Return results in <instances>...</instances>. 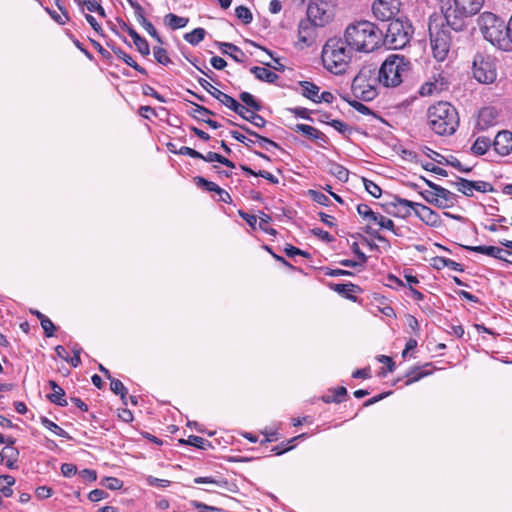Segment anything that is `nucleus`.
Segmentation results:
<instances>
[{"label": "nucleus", "instance_id": "1", "mask_svg": "<svg viewBox=\"0 0 512 512\" xmlns=\"http://www.w3.org/2000/svg\"><path fill=\"white\" fill-rule=\"evenodd\" d=\"M383 36V31L376 24L360 20L346 27L343 39L354 52L370 53L381 47Z\"/></svg>", "mask_w": 512, "mask_h": 512}, {"label": "nucleus", "instance_id": "2", "mask_svg": "<svg viewBox=\"0 0 512 512\" xmlns=\"http://www.w3.org/2000/svg\"><path fill=\"white\" fill-rule=\"evenodd\" d=\"M429 35L432 54L438 62H443L448 59L452 48L456 47L457 44L468 40V33L466 30L456 34L447 23L438 27L437 24L430 22Z\"/></svg>", "mask_w": 512, "mask_h": 512}, {"label": "nucleus", "instance_id": "3", "mask_svg": "<svg viewBox=\"0 0 512 512\" xmlns=\"http://www.w3.org/2000/svg\"><path fill=\"white\" fill-rule=\"evenodd\" d=\"M353 52L344 42L343 38H330L322 48L321 58L323 66L329 72L341 75L348 69Z\"/></svg>", "mask_w": 512, "mask_h": 512}, {"label": "nucleus", "instance_id": "4", "mask_svg": "<svg viewBox=\"0 0 512 512\" xmlns=\"http://www.w3.org/2000/svg\"><path fill=\"white\" fill-rule=\"evenodd\" d=\"M427 119L431 130L441 136L454 134L459 126L458 112L449 102L440 101L431 105Z\"/></svg>", "mask_w": 512, "mask_h": 512}, {"label": "nucleus", "instance_id": "5", "mask_svg": "<svg viewBox=\"0 0 512 512\" xmlns=\"http://www.w3.org/2000/svg\"><path fill=\"white\" fill-rule=\"evenodd\" d=\"M484 0H453L442 6L447 24L457 34L467 28V19L476 15L482 8Z\"/></svg>", "mask_w": 512, "mask_h": 512}, {"label": "nucleus", "instance_id": "6", "mask_svg": "<svg viewBox=\"0 0 512 512\" xmlns=\"http://www.w3.org/2000/svg\"><path fill=\"white\" fill-rule=\"evenodd\" d=\"M477 23L483 37L492 45L507 51L510 42L507 40V24L491 12L482 13Z\"/></svg>", "mask_w": 512, "mask_h": 512}, {"label": "nucleus", "instance_id": "7", "mask_svg": "<svg viewBox=\"0 0 512 512\" xmlns=\"http://www.w3.org/2000/svg\"><path fill=\"white\" fill-rule=\"evenodd\" d=\"M409 62L404 56L390 55L378 71V82L385 87H397L408 71Z\"/></svg>", "mask_w": 512, "mask_h": 512}, {"label": "nucleus", "instance_id": "8", "mask_svg": "<svg viewBox=\"0 0 512 512\" xmlns=\"http://www.w3.org/2000/svg\"><path fill=\"white\" fill-rule=\"evenodd\" d=\"M377 83L378 78L375 76L374 70L363 67L354 77L351 90L355 98L366 102L372 101L378 95Z\"/></svg>", "mask_w": 512, "mask_h": 512}, {"label": "nucleus", "instance_id": "9", "mask_svg": "<svg viewBox=\"0 0 512 512\" xmlns=\"http://www.w3.org/2000/svg\"><path fill=\"white\" fill-rule=\"evenodd\" d=\"M412 35L411 23L408 20L396 18L389 23L383 43L388 45L390 49H402L410 42Z\"/></svg>", "mask_w": 512, "mask_h": 512}, {"label": "nucleus", "instance_id": "10", "mask_svg": "<svg viewBox=\"0 0 512 512\" xmlns=\"http://www.w3.org/2000/svg\"><path fill=\"white\" fill-rule=\"evenodd\" d=\"M472 73L479 83H493L497 77L495 58L488 54L477 53L473 59Z\"/></svg>", "mask_w": 512, "mask_h": 512}, {"label": "nucleus", "instance_id": "11", "mask_svg": "<svg viewBox=\"0 0 512 512\" xmlns=\"http://www.w3.org/2000/svg\"><path fill=\"white\" fill-rule=\"evenodd\" d=\"M334 16V5L331 0H310L307 7V18L319 27L324 26Z\"/></svg>", "mask_w": 512, "mask_h": 512}, {"label": "nucleus", "instance_id": "12", "mask_svg": "<svg viewBox=\"0 0 512 512\" xmlns=\"http://www.w3.org/2000/svg\"><path fill=\"white\" fill-rule=\"evenodd\" d=\"M400 10L399 0H377L372 5L374 17L380 21H392Z\"/></svg>", "mask_w": 512, "mask_h": 512}, {"label": "nucleus", "instance_id": "13", "mask_svg": "<svg viewBox=\"0 0 512 512\" xmlns=\"http://www.w3.org/2000/svg\"><path fill=\"white\" fill-rule=\"evenodd\" d=\"M198 83L200 86L205 89L211 96L217 99L221 104L231 109L232 111L243 110V105L240 104L236 99L231 97L230 95L222 92L221 90L214 87L211 83H209L204 78H198Z\"/></svg>", "mask_w": 512, "mask_h": 512}, {"label": "nucleus", "instance_id": "14", "mask_svg": "<svg viewBox=\"0 0 512 512\" xmlns=\"http://www.w3.org/2000/svg\"><path fill=\"white\" fill-rule=\"evenodd\" d=\"M311 20L308 18L302 19L298 24V44L301 48L304 46H311L315 40V27Z\"/></svg>", "mask_w": 512, "mask_h": 512}, {"label": "nucleus", "instance_id": "15", "mask_svg": "<svg viewBox=\"0 0 512 512\" xmlns=\"http://www.w3.org/2000/svg\"><path fill=\"white\" fill-rule=\"evenodd\" d=\"M500 114L495 107L488 106L484 107L479 111L477 127L480 130H486L492 126L498 124Z\"/></svg>", "mask_w": 512, "mask_h": 512}, {"label": "nucleus", "instance_id": "16", "mask_svg": "<svg viewBox=\"0 0 512 512\" xmlns=\"http://www.w3.org/2000/svg\"><path fill=\"white\" fill-rule=\"evenodd\" d=\"M494 150L502 156L512 152V133L504 130L497 133L493 142Z\"/></svg>", "mask_w": 512, "mask_h": 512}, {"label": "nucleus", "instance_id": "17", "mask_svg": "<svg viewBox=\"0 0 512 512\" xmlns=\"http://www.w3.org/2000/svg\"><path fill=\"white\" fill-rule=\"evenodd\" d=\"M417 204L416 202L395 196L394 200L390 203L394 210L390 213L395 217L406 218L411 215V210L415 212Z\"/></svg>", "mask_w": 512, "mask_h": 512}, {"label": "nucleus", "instance_id": "18", "mask_svg": "<svg viewBox=\"0 0 512 512\" xmlns=\"http://www.w3.org/2000/svg\"><path fill=\"white\" fill-rule=\"evenodd\" d=\"M295 132L304 134L309 139L317 142L319 146H324L328 142V137L317 128L307 124H296L292 128Z\"/></svg>", "mask_w": 512, "mask_h": 512}, {"label": "nucleus", "instance_id": "19", "mask_svg": "<svg viewBox=\"0 0 512 512\" xmlns=\"http://www.w3.org/2000/svg\"><path fill=\"white\" fill-rule=\"evenodd\" d=\"M415 215L431 227H438L441 224L438 213L426 205L420 203L417 204L415 207Z\"/></svg>", "mask_w": 512, "mask_h": 512}, {"label": "nucleus", "instance_id": "20", "mask_svg": "<svg viewBox=\"0 0 512 512\" xmlns=\"http://www.w3.org/2000/svg\"><path fill=\"white\" fill-rule=\"evenodd\" d=\"M462 247L465 250H468V251H471V252L480 253V254H484V255H487V256H490V257L502 260V261H507V259H505L503 257L504 253L508 254V255L511 254V252H509L507 250H504V249H502L500 247H496V246H485V245L468 246V245H464Z\"/></svg>", "mask_w": 512, "mask_h": 512}, {"label": "nucleus", "instance_id": "21", "mask_svg": "<svg viewBox=\"0 0 512 512\" xmlns=\"http://www.w3.org/2000/svg\"><path fill=\"white\" fill-rule=\"evenodd\" d=\"M446 88L447 82L443 77L439 75L438 78H434V81H428L424 83L419 89V94L421 96H430L433 94H439Z\"/></svg>", "mask_w": 512, "mask_h": 512}, {"label": "nucleus", "instance_id": "22", "mask_svg": "<svg viewBox=\"0 0 512 512\" xmlns=\"http://www.w3.org/2000/svg\"><path fill=\"white\" fill-rule=\"evenodd\" d=\"M434 366L431 363H425L422 366L414 367L406 373L407 380L404 384H412L421 380L423 377L433 373Z\"/></svg>", "mask_w": 512, "mask_h": 512}, {"label": "nucleus", "instance_id": "23", "mask_svg": "<svg viewBox=\"0 0 512 512\" xmlns=\"http://www.w3.org/2000/svg\"><path fill=\"white\" fill-rule=\"evenodd\" d=\"M437 197V203L436 207L441 209H446L453 207L455 203L457 202L458 196L454 194L453 192L449 191L448 189L444 187H440L439 190L436 191L435 194Z\"/></svg>", "mask_w": 512, "mask_h": 512}, {"label": "nucleus", "instance_id": "24", "mask_svg": "<svg viewBox=\"0 0 512 512\" xmlns=\"http://www.w3.org/2000/svg\"><path fill=\"white\" fill-rule=\"evenodd\" d=\"M194 483L196 484H215L223 489H226L229 492L236 493L238 491V487L234 483H230L227 479H215L213 477H196L194 479Z\"/></svg>", "mask_w": 512, "mask_h": 512}, {"label": "nucleus", "instance_id": "25", "mask_svg": "<svg viewBox=\"0 0 512 512\" xmlns=\"http://www.w3.org/2000/svg\"><path fill=\"white\" fill-rule=\"evenodd\" d=\"M234 112L238 114L242 119L252 123L255 127L263 128L267 123V121L257 113L258 111L250 110L244 105L243 110H238Z\"/></svg>", "mask_w": 512, "mask_h": 512}, {"label": "nucleus", "instance_id": "26", "mask_svg": "<svg viewBox=\"0 0 512 512\" xmlns=\"http://www.w3.org/2000/svg\"><path fill=\"white\" fill-rule=\"evenodd\" d=\"M329 287L336 293L343 295L347 299H350L352 301H356V297L351 295L350 293H356L360 291L359 286L353 283H330Z\"/></svg>", "mask_w": 512, "mask_h": 512}, {"label": "nucleus", "instance_id": "27", "mask_svg": "<svg viewBox=\"0 0 512 512\" xmlns=\"http://www.w3.org/2000/svg\"><path fill=\"white\" fill-rule=\"evenodd\" d=\"M218 45L223 54L229 55L238 63L244 62L245 53L238 46L228 42H219Z\"/></svg>", "mask_w": 512, "mask_h": 512}, {"label": "nucleus", "instance_id": "28", "mask_svg": "<svg viewBox=\"0 0 512 512\" xmlns=\"http://www.w3.org/2000/svg\"><path fill=\"white\" fill-rule=\"evenodd\" d=\"M348 398L345 386H339L337 389H331L327 394L321 396V400L325 403H342Z\"/></svg>", "mask_w": 512, "mask_h": 512}, {"label": "nucleus", "instance_id": "29", "mask_svg": "<svg viewBox=\"0 0 512 512\" xmlns=\"http://www.w3.org/2000/svg\"><path fill=\"white\" fill-rule=\"evenodd\" d=\"M111 50L114 52V54L121 59L123 62H125L128 66L135 69L139 73L143 75H147L148 72L145 68L140 66L130 55L125 53L120 47L118 46H111Z\"/></svg>", "mask_w": 512, "mask_h": 512}, {"label": "nucleus", "instance_id": "30", "mask_svg": "<svg viewBox=\"0 0 512 512\" xmlns=\"http://www.w3.org/2000/svg\"><path fill=\"white\" fill-rule=\"evenodd\" d=\"M250 72L254 74V76L258 80L267 83H275L276 80L279 78V76L276 73L265 67L254 66L250 69Z\"/></svg>", "mask_w": 512, "mask_h": 512}, {"label": "nucleus", "instance_id": "31", "mask_svg": "<svg viewBox=\"0 0 512 512\" xmlns=\"http://www.w3.org/2000/svg\"><path fill=\"white\" fill-rule=\"evenodd\" d=\"M129 36L133 39V43L137 51L142 56H148L150 54V46L148 41L143 38L135 29L129 30Z\"/></svg>", "mask_w": 512, "mask_h": 512}, {"label": "nucleus", "instance_id": "32", "mask_svg": "<svg viewBox=\"0 0 512 512\" xmlns=\"http://www.w3.org/2000/svg\"><path fill=\"white\" fill-rule=\"evenodd\" d=\"M299 86L301 87V94L316 103L320 88L310 81H300Z\"/></svg>", "mask_w": 512, "mask_h": 512}, {"label": "nucleus", "instance_id": "33", "mask_svg": "<svg viewBox=\"0 0 512 512\" xmlns=\"http://www.w3.org/2000/svg\"><path fill=\"white\" fill-rule=\"evenodd\" d=\"M189 22V19L186 17H180L176 14L169 13L164 17V23L171 30H177L184 28Z\"/></svg>", "mask_w": 512, "mask_h": 512}, {"label": "nucleus", "instance_id": "34", "mask_svg": "<svg viewBox=\"0 0 512 512\" xmlns=\"http://www.w3.org/2000/svg\"><path fill=\"white\" fill-rule=\"evenodd\" d=\"M434 261V267L437 268V269H441V268H444V267H447L453 271H457V272H463L464 271V268L463 266L452 260V259H449V258H445V257H436L433 259Z\"/></svg>", "mask_w": 512, "mask_h": 512}, {"label": "nucleus", "instance_id": "35", "mask_svg": "<svg viewBox=\"0 0 512 512\" xmlns=\"http://www.w3.org/2000/svg\"><path fill=\"white\" fill-rule=\"evenodd\" d=\"M369 224H376L382 229L390 230L395 235H399L397 230L395 229L394 222L390 218H387L379 213L375 212L374 217H372L371 222H369Z\"/></svg>", "mask_w": 512, "mask_h": 512}, {"label": "nucleus", "instance_id": "36", "mask_svg": "<svg viewBox=\"0 0 512 512\" xmlns=\"http://www.w3.org/2000/svg\"><path fill=\"white\" fill-rule=\"evenodd\" d=\"M40 422L46 429H48L55 435H57L59 437L66 438V439H71V436L68 434L67 431L62 429L60 426H58L56 423H54L53 421L48 419L46 416H41Z\"/></svg>", "mask_w": 512, "mask_h": 512}, {"label": "nucleus", "instance_id": "37", "mask_svg": "<svg viewBox=\"0 0 512 512\" xmlns=\"http://www.w3.org/2000/svg\"><path fill=\"white\" fill-rule=\"evenodd\" d=\"M199 159L205 161V162H218L226 167L229 168H235V164L229 160L228 158L216 153V152H208L207 154H202V157H199Z\"/></svg>", "mask_w": 512, "mask_h": 512}, {"label": "nucleus", "instance_id": "38", "mask_svg": "<svg viewBox=\"0 0 512 512\" xmlns=\"http://www.w3.org/2000/svg\"><path fill=\"white\" fill-rule=\"evenodd\" d=\"M451 185H454L457 190L463 193L465 196H472L474 191V181H470L461 177H457V181L450 182Z\"/></svg>", "mask_w": 512, "mask_h": 512}, {"label": "nucleus", "instance_id": "39", "mask_svg": "<svg viewBox=\"0 0 512 512\" xmlns=\"http://www.w3.org/2000/svg\"><path fill=\"white\" fill-rule=\"evenodd\" d=\"M306 433H302L298 436H295L293 438H291L290 440L288 441H285V442H281L279 445H276L274 446L272 449H271V452H273L275 455H282L290 450H292L294 448V445H291L293 442H295L296 440L298 439H302V438H305L306 437Z\"/></svg>", "mask_w": 512, "mask_h": 512}, {"label": "nucleus", "instance_id": "40", "mask_svg": "<svg viewBox=\"0 0 512 512\" xmlns=\"http://www.w3.org/2000/svg\"><path fill=\"white\" fill-rule=\"evenodd\" d=\"M491 146L489 138L481 136L478 137L471 147V151L475 155H484Z\"/></svg>", "mask_w": 512, "mask_h": 512}, {"label": "nucleus", "instance_id": "41", "mask_svg": "<svg viewBox=\"0 0 512 512\" xmlns=\"http://www.w3.org/2000/svg\"><path fill=\"white\" fill-rule=\"evenodd\" d=\"M53 388V393L47 395V398L54 404L65 407L67 406V400L65 398V391L62 389V386H51Z\"/></svg>", "mask_w": 512, "mask_h": 512}, {"label": "nucleus", "instance_id": "42", "mask_svg": "<svg viewBox=\"0 0 512 512\" xmlns=\"http://www.w3.org/2000/svg\"><path fill=\"white\" fill-rule=\"evenodd\" d=\"M240 100L245 104L244 106L254 111H261L262 104L251 93L241 92L239 95Z\"/></svg>", "mask_w": 512, "mask_h": 512}, {"label": "nucleus", "instance_id": "43", "mask_svg": "<svg viewBox=\"0 0 512 512\" xmlns=\"http://www.w3.org/2000/svg\"><path fill=\"white\" fill-rule=\"evenodd\" d=\"M206 30L204 28H195L189 33H186L184 35V39L191 45L196 46L198 45L205 37Z\"/></svg>", "mask_w": 512, "mask_h": 512}, {"label": "nucleus", "instance_id": "44", "mask_svg": "<svg viewBox=\"0 0 512 512\" xmlns=\"http://www.w3.org/2000/svg\"><path fill=\"white\" fill-rule=\"evenodd\" d=\"M376 360L379 363H382L384 366L378 371V375L386 376L388 372H392L395 368V363L393 359L386 355H378L376 356Z\"/></svg>", "mask_w": 512, "mask_h": 512}, {"label": "nucleus", "instance_id": "45", "mask_svg": "<svg viewBox=\"0 0 512 512\" xmlns=\"http://www.w3.org/2000/svg\"><path fill=\"white\" fill-rule=\"evenodd\" d=\"M187 442L189 443L190 446L196 447L200 450H207L213 448V445L210 441L200 436L190 435L187 438Z\"/></svg>", "mask_w": 512, "mask_h": 512}, {"label": "nucleus", "instance_id": "46", "mask_svg": "<svg viewBox=\"0 0 512 512\" xmlns=\"http://www.w3.org/2000/svg\"><path fill=\"white\" fill-rule=\"evenodd\" d=\"M194 182L198 187L203 188L209 192H217L219 189V186L216 183L208 181L207 179L201 176L195 177Z\"/></svg>", "mask_w": 512, "mask_h": 512}, {"label": "nucleus", "instance_id": "47", "mask_svg": "<svg viewBox=\"0 0 512 512\" xmlns=\"http://www.w3.org/2000/svg\"><path fill=\"white\" fill-rule=\"evenodd\" d=\"M235 14L244 24H250L253 20L251 11L245 6L240 5L236 7Z\"/></svg>", "mask_w": 512, "mask_h": 512}, {"label": "nucleus", "instance_id": "48", "mask_svg": "<svg viewBox=\"0 0 512 512\" xmlns=\"http://www.w3.org/2000/svg\"><path fill=\"white\" fill-rule=\"evenodd\" d=\"M153 55L155 60L162 65L167 66L169 63H171V60L167 54V51L162 47H154L153 48Z\"/></svg>", "mask_w": 512, "mask_h": 512}, {"label": "nucleus", "instance_id": "49", "mask_svg": "<svg viewBox=\"0 0 512 512\" xmlns=\"http://www.w3.org/2000/svg\"><path fill=\"white\" fill-rule=\"evenodd\" d=\"M363 184L366 189V191L373 196L374 198H379L382 194L381 188L374 183L372 180L363 178Z\"/></svg>", "mask_w": 512, "mask_h": 512}, {"label": "nucleus", "instance_id": "50", "mask_svg": "<svg viewBox=\"0 0 512 512\" xmlns=\"http://www.w3.org/2000/svg\"><path fill=\"white\" fill-rule=\"evenodd\" d=\"M101 484L109 490H119L123 487V481L116 477H105Z\"/></svg>", "mask_w": 512, "mask_h": 512}, {"label": "nucleus", "instance_id": "51", "mask_svg": "<svg viewBox=\"0 0 512 512\" xmlns=\"http://www.w3.org/2000/svg\"><path fill=\"white\" fill-rule=\"evenodd\" d=\"M357 212L366 222H371L372 217H374L375 212L368 206L367 204H358Z\"/></svg>", "mask_w": 512, "mask_h": 512}, {"label": "nucleus", "instance_id": "52", "mask_svg": "<svg viewBox=\"0 0 512 512\" xmlns=\"http://www.w3.org/2000/svg\"><path fill=\"white\" fill-rule=\"evenodd\" d=\"M308 195L311 197L313 201L320 205L328 206L330 203V199L328 198V196H326L322 192L316 190H309Z\"/></svg>", "mask_w": 512, "mask_h": 512}, {"label": "nucleus", "instance_id": "53", "mask_svg": "<svg viewBox=\"0 0 512 512\" xmlns=\"http://www.w3.org/2000/svg\"><path fill=\"white\" fill-rule=\"evenodd\" d=\"M284 252L290 258H293L295 256H303L305 258H310V253L303 251L297 247H294L290 244L286 245V247L284 248Z\"/></svg>", "mask_w": 512, "mask_h": 512}, {"label": "nucleus", "instance_id": "54", "mask_svg": "<svg viewBox=\"0 0 512 512\" xmlns=\"http://www.w3.org/2000/svg\"><path fill=\"white\" fill-rule=\"evenodd\" d=\"M331 172L340 181L346 182L348 180L349 171L346 168H344L342 165L334 164Z\"/></svg>", "mask_w": 512, "mask_h": 512}, {"label": "nucleus", "instance_id": "55", "mask_svg": "<svg viewBox=\"0 0 512 512\" xmlns=\"http://www.w3.org/2000/svg\"><path fill=\"white\" fill-rule=\"evenodd\" d=\"M142 92L145 96H151V97L157 99L161 103L167 102V100L164 96L159 94L153 87H151L148 84H145L142 86Z\"/></svg>", "mask_w": 512, "mask_h": 512}, {"label": "nucleus", "instance_id": "56", "mask_svg": "<svg viewBox=\"0 0 512 512\" xmlns=\"http://www.w3.org/2000/svg\"><path fill=\"white\" fill-rule=\"evenodd\" d=\"M191 104L194 106V108L192 109V111L189 112L190 113H194L196 114L197 116L199 117H203V118H206L207 116H214L215 113L213 111H211L210 109L204 107V106H201L197 103H193L191 102Z\"/></svg>", "mask_w": 512, "mask_h": 512}, {"label": "nucleus", "instance_id": "57", "mask_svg": "<svg viewBox=\"0 0 512 512\" xmlns=\"http://www.w3.org/2000/svg\"><path fill=\"white\" fill-rule=\"evenodd\" d=\"M117 417L125 423H130L134 419L133 413L126 406L117 409Z\"/></svg>", "mask_w": 512, "mask_h": 512}, {"label": "nucleus", "instance_id": "58", "mask_svg": "<svg viewBox=\"0 0 512 512\" xmlns=\"http://www.w3.org/2000/svg\"><path fill=\"white\" fill-rule=\"evenodd\" d=\"M292 114H294L296 117L313 121V119L310 117V110L304 107H294L288 109Z\"/></svg>", "mask_w": 512, "mask_h": 512}, {"label": "nucleus", "instance_id": "59", "mask_svg": "<svg viewBox=\"0 0 512 512\" xmlns=\"http://www.w3.org/2000/svg\"><path fill=\"white\" fill-rule=\"evenodd\" d=\"M145 30L146 32L151 36L153 37L157 42L159 43H162V38L160 37V35L158 34L157 30L155 29V27L153 26V24L146 20L145 22L141 23L140 24Z\"/></svg>", "mask_w": 512, "mask_h": 512}, {"label": "nucleus", "instance_id": "60", "mask_svg": "<svg viewBox=\"0 0 512 512\" xmlns=\"http://www.w3.org/2000/svg\"><path fill=\"white\" fill-rule=\"evenodd\" d=\"M347 102L349 103V105L351 107H353L357 112L363 114V115H371L373 114V112L371 111V109L369 107H367L366 105H364L363 103L357 101V100H347Z\"/></svg>", "mask_w": 512, "mask_h": 512}, {"label": "nucleus", "instance_id": "61", "mask_svg": "<svg viewBox=\"0 0 512 512\" xmlns=\"http://www.w3.org/2000/svg\"><path fill=\"white\" fill-rule=\"evenodd\" d=\"M41 323V326L44 330V334L46 337H52L54 335V332L56 330V327L55 325L53 324V322L48 318H44L42 319V321L40 322Z\"/></svg>", "mask_w": 512, "mask_h": 512}, {"label": "nucleus", "instance_id": "62", "mask_svg": "<svg viewBox=\"0 0 512 512\" xmlns=\"http://www.w3.org/2000/svg\"><path fill=\"white\" fill-rule=\"evenodd\" d=\"M129 5L134 9L135 17H136L137 21L139 22V24H141L147 20L145 18L144 9L138 2L133 0L132 3H129Z\"/></svg>", "mask_w": 512, "mask_h": 512}, {"label": "nucleus", "instance_id": "63", "mask_svg": "<svg viewBox=\"0 0 512 512\" xmlns=\"http://www.w3.org/2000/svg\"><path fill=\"white\" fill-rule=\"evenodd\" d=\"M190 504L196 508V509H203V510H206L208 512H226L224 509L222 508H218V507H215V506H210V505H207L203 502H199V501H196V500H192L190 502Z\"/></svg>", "mask_w": 512, "mask_h": 512}, {"label": "nucleus", "instance_id": "64", "mask_svg": "<svg viewBox=\"0 0 512 512\" xmlns=\"http://www.w3.org/2000/svg\"><path fill=\"white\" fill-rule=\"evenodd\" d=\"M78 472L77 466L72 463H63L61 473L64 477H72Z\"/></svg>", "mask_w": 512, "mask_h": 512}]
</instances>
